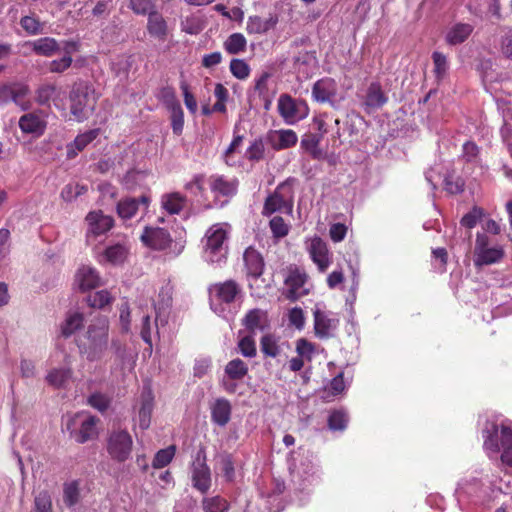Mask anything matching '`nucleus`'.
<instances>
[{"instance_id": "63", "label": "nucleus", "mask_w": 512, "mask_h": 512, "mask_svg": "<svg viewBox=\"0 0 512 512\" xmlns=\"http://www.w3.org/2000/svg\"><path fill=\"white\" fill-rule=\"evenodd\" d=\"M21 27L25 30V32H38L43 31L45 29L44 23H41L34 16H24L20 21Z\"/></svg>"}, {"instance_id": "10", "label": "nucleus", "mask_w": 512, "mask_h": 512, "mask_svg": "<svg viewBox=\"0 0 512 512\" xmlns=\"http://www.w3.org/2000/svg\"><path fill=\"white\" fill-rule=\"evenodd\" d=\"M314 331L320 339H328L334 336L338 329L340 319L338 314L327 311L320 304H316L313 309Z\"/></svg>"}, {"instance_id": "4", "label": "nucleus", "mask_w": 512, "mask_h": 512, "mask_svg": "<svg viewBox=\"0 0 512 512\" xmlns=\"http://www.w3.org/2000/svg\"><path fill=\"white\" fill-rule=\"evenodd\" d=\"M69 100L70 112L74 119L83 122L93 113L97 95L90 84L85 81H77L72 86Z\"/></svg>"}, {"instance_id": "3", "label": "nucleus", "mask_w": 512, "mask_h": 512, "mask_svg": "<svg viewBox=\"0 0 512 512\" xmlns=\"http://www.w3.org/2000/svg\"><path fill=\"white\" fill-rule=\"evenodd\" d=\"M230 232L227 223H216L207 229L202 240L203 258L207 263L221 266L226 262Z\"/></svg>"}, {"instance_id": "49", "label": "nucleus", "mask_w": 512, "mask_h": 512, "mask_svg": "<svg viewBox=\"0 0 512 512\" xmlns=\"http://www.w3.org/2000/svg\"><path fill=\"white\" fill-rule=\"evenodd\" d=\"M321 141V137L315 134L307 135L305 138L301 140V146L306 151H308L313 158H319L321 155V151L319 149V143Z\"/></svg>"}, {"instance_id": "36", "label": "nucleus", "mask_w": 512, "mask_h": 512, "mask_svg": "<svg viewBox=\"0 0 512 512\" xmlns=\"http://www.w3.org/2000/svg\"><path fill=\"white\" fill-rule=\"evenodd\" d=\"M387 102V97L383 93L379 83H371L368 87L367 94L364 100L366 109H378Z\"/></svg>"}, {"instance_id": "52", "label": "nucleus", "mask_w": 512, "mask_h": 512, "mask_svg": "<svg viewBox=\"0 0 512 512\" xmlns=\"http://www.w3.org/2000/svg\"><path fill=\"white\" fill-rule=\"evenodd\" d=\"M175 454V447L170 446L166 449L159 450L153 460L154 468H163L167 466L173 459Z\"/></svg>"}, {"instance_id": "27", "label": "nucleus", "mask_w": 512, "mask_h": 512, "mask_svg": "<svg viewBox=\"0 0 512 512\" xmlns=\"http://www.w3.org/2000/svg\"><path fill=\"white\" fill-rule=\"evenodd\" d=\"M337 94V83L331 78L318 80L312 89V95L318 102H331Z\"/></svg>"}, {"instance_id": "61", "label": "nucleus", "mask_w": 512, "mask_h": 512, "mask_svg": "<svg viewBox=\"0 0 512 512\" xmlns=\"http://www.w3.org/2000/svg\"><path fill=\"white\" fill-rule=\"evenodd\" d=\"M239 350L244 357L252 358L256 355V345L252 336L243 337L238 343Z\"/></svg>"}, {"instance_id": "13", "label": "nucleus", "mask_w": 512, "mask_h": 512, "mask_svg": "<svg viewBox=\"0 0 512 512\" xmlns=\"http://www.w3.org/2000/svg\"><path fill=\"white\" fill-rule=\"evenodd\" d=\"M85 220L87 223L86 241L89 245H92L97 237L106 234L114 225L113 218L100 210L89 212Z\"/></svg>"}, {"instance_id": "42", "label": "nucleus", "mask_w": 512, "mask_h": 512, "mask_svg": "<svg viewBox=\"0 0 512 512\" xmlns=\"http://www.w3.org/2000/svg\"><path fill=\"white\" fill-rule=\"evenodd\" d=\"M63 501L68 507H74L80 501V481L72 480L63 484Z\"/></svg>"}, {"instance_id": "40", "label": "nucleus", "mask_w": 512, "mask_h": 512, "mask_svg": "<svg viewBox=\"0 0 512 512\" xmlns=\"http://www.w3.org/2000/svg\"><path fill=\"white\" fill-rule=\"evenodd\" d=\"M186 199L178 192L168 193L162 196V207L170 214H178L185 206Z\"/></svg>"}, {"instance_id": "29", "label": "nucleus", "mask_w": 512, "mask_h": 512, "mask_svg": "<svg viewBox=\"0 0 512 512\" xmlns=\"http://www.w3.org/2000/svg\"><path fill=\"white\" fill-rule=\"evenodd\" d=\"M76 418H81V426L77 435V442L85 443L97 436L98 419L84 412L78 413Z\"/></svg>"}, {"instance_id": "15", "label": "nucleus", "mask_w": 512, "mask_h": 512, "mask_svg": "<svg viewBox=\"0 0 512 512\" xmlns=\"http://www.w3.org/2000/svg\"><path fill=\"white\" fill-rule=\"evenodd\" d=\"M248 373V365L243 360L236 358L229 361L224 369L221 380L223 389L228 393H234L237 389L235 381L242 380Z\"/></svg>"}, {"instance_id": "5", "label": "nucleus", "mask_w": 512, "mask_h": 512, "mask_svg": "<svg viewBox=\"0 0 512 512\" xmlns=\"http://www.w3.org/2000/svg\"><path fill=\"white\" fill-rule=\"evenodd\" d=\"M142 243L154 250H168V254L173 257L180 255L185 248L184 240L172 241L169 233L160 227L146 226L140 236Z\"/></svg>"}, {"instance_id": "28", "label": "nucleus", "mask_w": 512, "mask_h": 512, "mask_svg": "<svg viewBox=\"0 0 512 512\" xmlns=\"http://www.w3.org/2000/svg\"><path fill=\"white\" fill-rule=\"evenodd\" d=\"M210 189L215 196H232L236 193L238 181L235 178H226L213 175L209 179Z\"/></svg>"}, {"instance_id": "48", "label": "nucleus", "mask_w": 512, "mask_h": 512, "mask_svg": "<svg viewBox=\"0 0 512 512\" xmlns=\"http://www.w3.org/2000/svg\"><path fill=\"white\" fill-rule=\"evenodd\" d=\"M35 512H52V499L48 491H40L34 498Z\"/></svg>"}, {"instance_id": "43", "label": "nucleus", "mask_w": 512, "mask_h": 512, "mask_svg": "<svg viewBox=\"0 0 512 512\" xmlns=\"http://www.w3.org/2000/svg\"><path fill=\"white\" fill-rule=\"evenodd\" d=\"M202 508L205 512H226L229 509V503L220 496L205 497L202 500Z\"/></svg>"}, {"instance_id": "24", "label": "nucleus", "mask_w": 512, "mask_h": 512, "mask_svg": "<svg viewBox=\"0 0 512 512\" xmlns=\"http://www.w3.org/2000/svg\"><path fill=\"white\" fill-rule=\"evenodd\" d=\"M101 284V278L97 270L91 266H81L74 279V285L81 291L85 292L95 289Z\"/></svg>"}, {"instance_id": "12", "label": "nucleus", "mask_w": 512, "mask_h": 512, "mask_svg": "<svg viewBox=\"0 0 512 512\" xmlns=\"http://www.w3.org/2000/svg\"><path fill=\"white\" fill-rule=\"evenodd\" d=\"M154 409V394L150 386H143L141 393L134 405V421L139 428L146 430L150 427L152 412Z\"/></svg>"}, {"instance_id": "21", "label": "nucleus", "mask_w": 512, "mask_h": 512, "mask_svg": "<svg viewBox=\"0 0 512 512\" xmlns=\"http://www.w3.org/2000/svg\"><path fill=\"white\" fill-rule=\"evenodd\" d=\"M66 92L56 85L44 84L37 90L36 100L41 105H49L51 102L58 109L64 110Z\"/></svg>"}, {"instance_id": "17", "label": "nucleus", "mask_w": 512, "mask_h": 512, "mask_svg": "<svg viewBox=\"0 0 512 512\" xmlns=\"http://www.w3.org/2000/svg\"><path fill=\"white\" fill-rule=\"evenodd\" d=\"M306 273L292 269L285 279V295L291 300H296L309 292Z\"/></svg>"}, {"instance_id": "55", "label": "nucleus", "mask_w": 512, "mask_h": 512, "mask_svg": "<svg viewBox=\"0 0 512 512\" xmlns=\"http://www.w3.org/2000/svg\"><path fill=\"white\" fill-rule=\"evenodd\" d=\"M270 229L276 238H283L289 232V225L280 216H275L270 220Z\"/></svg>"}, {"instance_id": "59", "label": "nucleus", "mask_w": 512, "mask_h": 512, "mask_svg": "<svg viewBox=\"0 0 512 512\" xmlns=\"http://www.w3.org/2000/svg\"><path fill=\"white\" fill-rule=\"evenodd\" d=\"M434 269L442 273L446 269L448 254L445 248H436L432 251Z\"/></svg>"}, {"instance_id": "16", "label": "nucleus", "mask_w": 512, "mask_h": 512, "mask_svg": "<svg viewBox=\"0 0 512 512\" xmlns=\"http://www.w3.org/2000/svg\"><path fill=\"white\" fill-rule=\"evenodd\" d=\"M62 358L63 366L52 368L46 375V381L54 388H64L72 378L71 357L63 352H56L53 358Z\"/></svg>"}, {"instance_id": "14", "label": "nucleus", "mask_w": 512, "mask_h": 512, "mask_svg": "<svg viewBox=\"0 0 512 512\" xmlns=\"http://www.w3.org/2000/svg\"><path fill=\"white\" fill-rule=\"evenodd\" d=\"M306 248L320 272H325L332 263V256L326 242L314 236L306 240Z\"/></svg>"}, {"instance_id": "1", "label": "nucleus", "mask_w": 512, "mask_h": 512, "mask_svg": "<svg viewBox=\"0 0 512 512\" xmlns=\"http://www.w3.org/2000/svg\"><path fill=\"white\" fill-rule=\"evenodd\" d=\"M483 438V447L489 458L496 459L501 452L502 464L512 467V424L507 421L500 424L487 422Z\"/></svg>"}, {"instance_id": "31", "label": "nucleus", "mask_w": 512, "mask_h": 512, "mask_svg": "<svg viewBox=\"0 0 512 512\" xmlns=\"http://www.w3.org/2000/svg\"><path fill=\"white\" fill-rule=\"evenodd\" d=\"M231 404L225 398H218L211 405V419L216 425L223 427L231 418Z\"/></svg>"}, {"instance_id": "8", "label": "nucleus", "mask_w": 512, "mask_h": 512, "mask_svg": "<svg viewBox=\"0 0 512 512\" xmlns=\"http://www.w3.org/2000/svg\"><path fill=\"white\" fill-rule=\"evenodd\" d=\"M133 447L131 435L122 429L113 430L107 440V452L110 457L118 462L129 459Z\"/></svg>"}, {"instance_id": "38", "label": "nucleus", "mask_w": 512, "mask_h": 512, "mask_svg": "<svg viewBox=\"0 0 512 512\" xmlns=\"http://www.w3.org/2000/svg\"><path fill=\"white\" fill-rule=\"evenodd\" d=\"M261 352L268 357L277 358L283 350V343L279 342V338L271 334H266L261 338Z\"/></svg>"}, {"instance_id": "56", "label": "nucleus", "mask_w": 512, "mask_h": 512, "mask_svg": "<svg viewBox=\"0 0 512 512\" xmlns=\"http://www.w3.org/2000/svg\"><path fill=\"white\" fill-rule=\"evenodd\" d=\"M265 146L261 139L254 140L246 150V157L251 161H259L263 159Z\"/></svg>"}, {"instance_id": "34", "label": "nucleus", "mask_w": 512, "mask_h": 512, "mask_svg": "<svg viewBox=\"0 0 512 512\" xmlns=\"http://www.w3.org/2000/svg\"><path fill=\"white\" fill-rule=\"evenodd\" d=\"M79 43L76 41L65 42L63 50L66 55L59 60L50 62L49 70L54 73H60L67 70L72 63L71 54L78 51Z\"/></svg>"}, {"instance_id": "51", "label": "nucleus", "mask_w": 512, "mask_h": 512, "mask_svg": "<svg viewBox=\"0 0 512 512\" xmlns=\"http://www.w3.org/2000/svg\"><path fill=\"white\" fill-rule=\"evenodd\" d=\"M230 71L234 77L240 80H244L250 75V67L242 59H232L230 62Z\"/></svg>"}, {"instance_id": "39", "label": "nucleus", "mask_w": 512, "mask_h": 512, "mask_svg": "<svg viewBox=\"0 0 512 512\" xmlns=\"http://www.w3.org/2000/svg\"><path fill=\"white\" fill-rule=\"evenodd\" d=\"M84 316L82 313L74 311L67 314L61 324V333L65 337L71 336L83 326Z\"/></svg>"}, {"instance_id": "22", "label": "nucleus", "mask_w": 512, "mask_h": 512, "mask_svg": "<svg viewBox=\"0 0 512 512\" xmlns=\"http://www.w3.org/2000/svg\"><path fill=\"white\" fill-rule=\"evenodd\" d=\"M162 96L167 103L171 112V125L174 134L180 135L184 126V113L180 103L177 101L175 94L171 88H165Z\"/></svg>"}, {"instance_id": "64", "label": "nucleus", "mask_w": 512, "mask_h": 512, "mask_svg": "<svg viewBox=\"0 0 512 512\" xmlns=\"http://www.w3.org/2000/svg\"><path fill=\"white\" fill-rule=\"evenodd\" d=\"M88 403L93 408L103 412L109 407L110 400L106 395L102 393H93L89 396Z\"/></svg>"}, {"instance_id": "18", "label": "nucleus", "mask_w": 512, "mask_h": 512, "mask_svg": "<svg viewBox=\"0 0 512 512\" xmlns=\"http://www.w3.org/2000/svg\"><path fill=\"white\" fill-rule=\"evenodd\" d=\"M291 474L303 482L312 483L316 479L317 468L314 463L313 455L310 453H303L299 461L293 457V462L290 465Z\"/></svg>"}, {"instance_id": "45", "label": "nucleus", "mask_w": 512, "mask_h": 512, "mask_svg": "<svg viewBox=\"0 0 512 512\" xmlns=\"http://www.w3.org/2000/svg\"><path fill=\"white\" fill-rule=\"evenodd\" d=\"M87 301L91 307L103 309L107 305H110L112 303L113 297L111 296L109 291L100 290L92 295H89Z\"/></svg>"}, {"instance_id": "35", "label": "nucleus", "mask_w": 512, "mask_h": 512, "mask_svg": "<svg viewBox=\"0 0 512 512\" xmlns=\"http://www.w3.org/2000/svg\"><path fill=\"white\" fill-rule=\"evenodd\" d=\"M243 325L250 331H262L268 326V318L261 309L250 310L243 319Z\"/></svg>"}, {"instance_id": "25", "label": "nucleus", "mask_w": 512, "mask_h": 512, "mask_svg": "<svg viewBox=\"0 0 512 512\" xmlns=\"http://www.w3.org/2000/svg\"><path fill=\"white\" fill-rule=\"evenodd\" d=\"M267 141L274 150H284L295 146L298 136L291 129H280L270 131L267 135Z\"/></svg>"}, {"instance_id": "23", "label": "nucleus", "mask_w": 512, "mask_h": 512, "mask_svg": "<svg viewBox=\"0 0 512 512\" xmlns=\"http://www.w3.org/2000/svg\"><path fill=\"white\" fill-rule=\"evenodd\" d=\"M150 203V199L147 196H141L136 198H125L119 201L117 205V213L120 218L129 220L133 218L137 211L142 210L145 212Z\"/></svg>"}, {"instance_id": "41", "label": "nucleus", "mask_w": 512, "mask_h": 512, "mask_svg": "<svg viewBox=\"0 0 512 512\" xmlns=\"http://www.w3.org/2000/svg\"><path fill=\"white\" fill-rule=\"evenodd\" d=\"M481 490L482 486L479 481L475 478H472L470 480H464L459 483L456 494L459 500L464 497L476 498L480 496Z\"/></svg>"}, {"instance_id": "19", "label": "nucleus", "mask_w": 512, "mask_h": 512, "mask_svg": "<svg viewBox=\"0 0 512 512\" xmlns=\"http://www.w3.org/2000/svg\"><path fill=\"white\" fill-rule=\"evenodd\" d=\"M193 486L202 493H206L211 486V473L206 465L205 456L199 452L192 465Z\"/></svg>"}, {"instance_id": "46", "label": "nucleus", "mask_w": 512, "mask_h": 512, "mask_svg": "<svg viewBox=\"0 0 512 512\" xmlns=\"http://www.w3.org/2000/svg\"><path fill=\"white\" fill-rule=\"evenodd\" d=\"M225 49L230 54H237L244 51L246 39L243 34H231L224 43Z\"/></svg>"}, {"instance_id": "53", "label": "nucleus", "mask_w": 512, "mask_h": 512, "mask_svg": "<svg viewBox=\"0 0 512 512\" xmlns=\"http://www.w3.org/2000/svg\"><path fill=\"white\" fill-rule=\"evenodd\" d=\"M330 122H334L335 125L339 124L338 119H333V117L325 113L314 117L313 125L315 129L319 132L318 136L322 138V136L328 132Z\"/></svg>"}, {"instance_id": "6", "label": "nucleus", "mask_w": 512, "mask_h": 512, "mask_svg": "<svg viewBox=\"0 0 512 512\" xmlns=\"http://www.w3.org/2000/svg\"><path fill=\"white\" fill-rule=\"evenodd\" d=\"M209 293L211 309L215 313L225 316V306L236 301L241 294V287L235 281L227 280L212 285Z\"/></svg>"}, {"instance_id": "9", "label": "nucleus", "mask_w": 512, "mask_h": 512, "mask_svg": "<svg viewBox=\"0 0 512 512\" xmlns=\"http://www.w3.org/2000/svg\"><path fill=\"white\" fill-rule=\"evenodd\" d=\"M293 210L292 191L290 187L282 183L266 198L263 215L269 216L275 212L291 214Z\"/></svg>"}, {"instance_id": "62", "label": "nucleus", "mask_w": 512, "mask_h": 512, "mask_svg": "<svg viewBox=\"0 0 512 512\" xmlns=\"http://www.w3.org/2000/svg\"><path fill=\"white\" fill-rule=\"evenodd\" d=\"M119 322L121 331L128 333L131 328V313L127 302H124L119 308Z\"/></svg>"}, {"instance_id": "26", "label": "nucleus", "mask_w": 512, "mask_h": 512, "mask_svg": "<svg viewBox=\"0 0 512 512\" xmlns=\"http://www.w3.org/2000/svg\"><path fill=\"white\" fill-rule=\"evenodd\" d=\"M19 127L23 133L42 135L46 128V121L38 113H26L20 117Z\"/></svg>"}, {"instance_id": "20", "label": "nucleus", "mask_w": 512, "mask_h": 512, "mask_svg": "<svg viewBox=\"0 0 512 512\" xmlns=\"http://www.w3.org/2000/svg\"><path fill=\"white\" fill-rule=\"evenodd\" d=\"M243 262L249 286L252 288V280H257L263 273L264 260L262 255L253 247H248L243 254Z\"/></svg>"}, {"instance_id": "60", "label": "nucleus", "mask_w": 512, "mask_h": 512, "mask_svg": "<svg viewBox=\"0 0 512 512\" xmlns=\"http://www.w3.org/2000/svg\"><path fill=\"white\" fill-rule=\"evenodd\" d=\"M432 58L434 62V72L436 77L438 79L443 78L448 70V62L445 55L440 52H434Z\"/></svg>"}, {"instance_id": "47", "label": "nucleus", "mask_w": 512, "mask_h": 512, "mask_svg": "<svg viewBox=\"0 0 512 512\" xmlns=\"http://www.w3.org/2000/svg\"><path fill=\"white\" fill-rule=\"evenodd\" d=\"M87 187L79 183L67 184L61 191V197L66 202H71L86 193Z\"/></svg>"}, {"instance_id": "7", "label": "nucleus", "mask_w": 512, "mask_h": 512, "mask_svg": "<svg viewBox=\"0 0 512 512\" xmlns=\"http://www.w3.org/2000/svg\"><path fill=\"white\" fill-rule=\"evenodd\" d=\"M504 257V249L499 244H492L489 237L477 233L473 252V262L476 267L498 263Z\"/></svg>"}, {"instance_id": "44", "label": "nucleus", "mask_w": 512, "mask_h": 512, "mask_svg": "<svg viewBox=\"0 0 512 512\" xmlns=\"http://www.w3.org/2000/svg\"><path fill=\"white\" fill-rule=\"evenodd\" d=\"M33 49L39 55L51 56L59 46L53 38L45 37L33 42Z\"/></svg>"}, {"instance_id": "33", "label": "nucleus", "mask_w": 512, "mask_h": 512, "mask_svg": "<svg viewBox=\"0 0 512 512\" xmlns=\"http://www.w3.org/2000/svg\"><path fill=\"white\" fill-rule=\"evenodd\" d=\"M99 135L98 129H92L79 134L73 142L67 144V157L74 158L80 151H82L89 143H91Z\"/></svg>"}, {"instance_id": "30", "label": "nucleus", "mask_w": 512, "mask_h": 512, "mask_svg": "<svg viewBox=\"0 0 512 512\" xmlns=\"http://www.w3.org/2000/svg\"><path fill=\"white\" fill-rule=\"evenodd\" d=\"M129 250L128 247L123 243H117L111 246H108L101 255H99L100 263H109L112 265H120L122 264L127 256Z\"/></svg>"}, {"instance_id": "11", "label": "nucleus", "mask_w": 512, "mask_h": 512, "mask_svg": "<svg viewBox=\"0 0 512 512\" xmlns=\"http://www.w3.org/2000/svg\"><path fill=\"white\" fill-rule=\"evenodd\" d=\"M277 108L287 124H295L306 118L309 113V108L304 101L293 99L288 94L279 97Z\"/></svg>"}, {"instance_id": "54", "label": "nucleus", "mask_w": 512, "mask_h": 512, "mask_svg": "<svg viewBox=\"0 0 512 512\" xmlns=\"http://www.w3.org/2000/svg\"><path fill=\"white\" fill-rule=\"evenodd\" d=\"M348 417L344 411H333L328 419V425L331 430H344L347 426Z\"/></svg>"}, {"instance_id": "57", "label": "nucleus", "mask_w": 512, "mask_h": 512, "mask_svg": "<svg viewBox=\"0 0 512 512\" xmlns=\"http://www.w3.org/2000/svg\"><path fill=\"white\" fill-rule=\"evenodd\" d=\"M296 352L301 358L311 360L315 353V345L304 338L298 339L296 342Z\"/></svg>"}, {"instance_id": "58", "label": "nucleus", "mask_w": 512, "mask_h": 512, "mask_svg": "<svg viewBox=\"0 0 512 512\" xmlns=\"http://www.w3.org/2000/svg\"><path fill=\"white\" fill-rule=\"evenodd\" d=\"M482 216L483 210L479 207H474L471 211H469L462 217L461 225L471 229L477 225Z\"/></svg>"}, {"instance_id": "2", "label": "nucleus", "mask_w": 512, "mask_h": 512, "mask_svg": "<svg viewBox=\"0 0 512 512\" xmlns=\"http://www.w3.org/2000/svg\"><path fill=\"white\" fill-rule=\"evenodd\" d=\"M109 320L107 317L94 318L87 327L79 351L90 362L100 360L108 349Z\"/></svg>"}, {"instance_id": "32", "label": "nucleus", "mask_w": 512, "mask_h": 512, "mask_svg": "<svg viewBox=\"0 0 512 512\" xmlns=\"http://www.w3.org/2000/svg\"><path fill=\"white\" fill-rule=\"evenodd\" d=\"M113 347H115L113 370L119 367L122 374L126 371H132L137 355L128 351L125 347L117 346L116 342H113Z\"/></svg>"}, {"instance_id": "37", "label": "nucleus", "mask_w": 512, "mask_h": 512, "mask_svg": "<svg viewBox=\"0 0 512 512\" xmlns=\"http://www.w3.org/2000/svg\"><path fill=\"white\" fill-rule=\"evenodd\" d=\"M29 89L24 84H14L11 86L4 87L2 93L9 95L11 100L19 105L22 109L28 108L29 101L26 99Z\"/></svg>"}, {"instance_id": "50", "label": "nucleus", "mask_w": 512, "mask_h": 512, "mask_svg": "<svg viewBox=\"0 0 512 512\" xmlns=\"http://www.w3.org/2000/svg\"><path fill=\"white\" fill-rule=\"evenodd\" d=\"M480 148L472 141L463 144L462 157L466 162L480 164Z\"/></svg>"}]
</instances>
